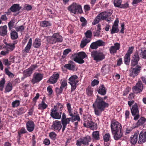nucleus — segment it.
<instances>
[{
    "label": "nucleus",
    "mask_w": 146,
    "mask_h": 146,
    "mask_svg": "<svg viewBox=\"0 0 146 146\" xmlns=\"http://www.w3.org/2000/svg\"><path fill=\"white\" fill-rule=\"evenodd\" d=\"M49 136L51 139L54 140L56 138V134L55 132H52L49 133Z\"/></svg>",
    "instance_id": "obj_55"
},
{
    "label": "nucleus",
    "mask_w": 146,
    "mask_h": 146,
    "mask_svg": "<svg viewBox=\"0 0 146 146\" xmlns=\"http://www.w3.org/2000/svg\"><path fill=\"white\" fill-rule=\"evenodd\" d=\"M5 83V79L2 78L0 81V90L1 91L3 90Z\"/></svg>",
    "instance_id": "obj_47"
},
{
    "label": "nucleus",
    "mask_w": 146,
    "mask_h": 146,
    "mask_svg": "<svg viewBox=\"0 0 146 146\" xmlns=\"http://www.w3.org/2000/svg\"><path fill=\"white\" fill-rule=\"evenodd\" d=\"M73 60L79 64L84 62L83 59L87 56L86 53L83 52L77 53L72 55Z\"/></svg>",
    "instance_id": "obj_3"
},
{
    "label": "nucleus",
    "mask_w": 146,
    "mask_h": 146,
    "mask_svg": "<svg viewBox=\"0 0 146 146\" xmlns=\"http://www.w3.org/2000/svg\"><path fill=\"white\" fill-rule=\"evenodd\" d=\"M121 0H114L113 3L115 7L120 8L121 5Z\"/></svg>",
    "instance_id": "obj_44"
},
{
    "label": "nucleus",
    "mask_w": 146,
    "mask_h": 146,
    "mask_svg": "<svg viewBox=\"0 0 146 146\" xmlns=\"http://www.w3.org/2000/svg\"><path fill=\"white\" fill-rule=\"evenodd\" d=\"M20 104V101L18 100H16L13 101L12 103V106L13 108L17 107L19 106Z\"/></svg>",
    "instance_id": "obj_51"
},
{
    "label": "nucleus",
    "mask_w": 146,
    "mask_h": 146,
    "mask_svg": "<svg viewBox=\"0 0 146 146\" xmlns=\"http://www.w3.org/2000/svg\"><path fill=\"white\" fill-rule=\"evenodd\" d=\"M61 112H57L56 107L51 110L50 115L53 118L56 119H60L61 117Z\"/></svg>",
    "instance_id": "obj_12"
},
{
    "label": "nucleus",
    "mask_w": 146,
    "mask_h": 146,
    "mask_svg": "<svg viewBox=\"0 0 146 146\" xmlns=\"http://www.w3.org/2000/svg\"><path fill=\"white\" fill-rule=\"evenodd\" d=\"M18 33L14 30H12L11 32V37L13 40H15L18 37Z\"/></svg>",
    "instance_id": "obj_34"
},
{
    "label": "nucleus",
    "mask_w": 146,
    "mask_h": 146,
    "mask_svg": "<svg viewBox=\"0 0 146 146\" xmlns=\"http://www.w3.org/2000/svg\"><path fill=\"white\" fill-rule=\"evenodd\" d=\"M141 70V66L137 65L131 68L129 70V75L131 78H134L140 73Z\"/></svg>",
    "instance_id": "obj_5"
},
{
    "label": "nucleus",
    "mask_w": 146,
    "mask_h": 146,
    "mask_svg": "<svg viewBox=\"0 0 146 146\" xmlns=\"http://www.w3.org/2000/svg\"><path fill=\"white\" fill-rule=\"evenodd\" d=\"M41 45V43L40 40L38 38H36L33 43V45L34 47L38 48Z\"/></svg>",
    "instance_id": "obj_33"
},
{
    "label": "nucleus",
    "mask_w": 146,
    "mask_h": 146,
    "mask_svg": "<svg viewBox=\"0 0 146 146\" xmlns=\"http://www.w3.org/2000/svg\"><path fill=\"white\" fill-rule=\"evenodd\" d=\"M99 82V81L96 80L94 79L93 80L91 83V85L93 86L98 85Z\"/></svg>",
    "instance_id": "obj_63"
},
{
    "label": "nucleus",
    "mask_w": 146,
    "mask_h": 146,
    "mask_svg": "<svg viewBox=\"0 0 146 146\" xmlns=\"http://www.w3.org/2000/svg\"><path fill=\"white\" fill-rule=\"evenodd\" d=\"M131 112L132 115L134 116V119L135 120H137L139 118V110L137 104L135 103L131 108Z\"/></svg>",
    "instance_id": "obj_8"
},
{
    "label": "nucleus",
    "mask_w": 146,
    "mask_h": 146,
    "mask_svg": "<svg viewBox=\"0 0 146 146\" xmlns=\"http://www.w3.org/2000/svg\"><path fill=\"white\" fill-rule=\"evenodd\" d=\"M83 142V144L84 145H87L89 144V142L91 141V138L90 136L87 135L85 137H82Z\"/></svg>",
    "instance_id": "obj_32"
},
{
    "label": "nucleus",
    "mask_w": 146,
    "mask_h": 146,
    "mask_svg": "<svg viewBox=\"0 0 146 146\" xmlns=\"http://www.w3.org/2000/svg\"><path fill=\"white\" fill-rule=\"evenodd\" d=\"M48 105L45 103L43 100H42L40 103L38 105V109L40 110H44L48 107Z\"/></svg>",
    "instance_id": "obj_30"
},
{
    "label": "nucleus",
    "mask_w": 146,
    "mask_h": 146,
    "mask_svg": "<svg viewBox=\"0 0 146 146\" xmlns=\"http://www.w3.org/2000/svg\"><path fill=\"white\" fill-rule=\"evenodd\" d=\"M83 125L84 127L90 128L92 130L97 128L96 124L92 121L91 118L90 119V121L88 120L85 121L83 123Z\"/></svg>",
    "instance_id": "obj_14"
},
{
    "label": "nucleus",
    "mask_w": 146,
    "mask_h": 146,
    "mask_svg": "<svg viewBox=\"0 0 146 146\" xmlns=\"http://www.w3.org/2000/svg\"><path fill=\"white\" fill-rule=\"evenodd\" d=\"M12 85L11 83H8L6 86L4 92L5 93L11 91L12 89Z\"/></svg>",
    "instance_id": "obj_35"
},
{
    "label": "nucleus",
    "mask_w": 146,
    "mask_h": 146,
    "mask_svg": "<svg viewBox=\"0 0 146 146\" xmlns=\"http://www.w3.org/2000/svg\"><path fill=\"white\" fill-rule=\"evenodd\" d=\"M9 50H7L6 49L5 50L2 51L0 53V54L3 56H5L8 54L9 53Z\"/></svg>",
    "instance_id": "obj_62"
},
{
    "label": "nucleus",
    "mask_w": 146,
    "mask_h": 146,
    "mask_svg": "<svg viewBox=\"0 0 146 146\" xmlns=\"http://www.w3.org/2000/svg\"><path fill=\"white\" fill-rule=\"evenodd\" d=\"M112 133L113 135L114 139L116 140L119 139L123 135L121 130L112 132Z\"/></svg>",
    "instance_id": "obj_22"
},
{
    "label": "nucleus",
    "mask_w": 146,
    "mask_h": 146,
    "mask_svg": "<svg viewBox=\"0 0 146 146\" xmlns=\"http://www.w3.org/2000/svg\"><path fill=\"white\" fill-rule=\"evenodd\" d=\"M93 139L96 140H99L100 139L99 132L96 131H93L92 134Z\"/></svg>",
    "instance_id": "obj_36"
},
{
    "label": "nucleus",
    "mask_w": 146,
    "mask_h": 146,
    "mask_svg": "<svg viewBox=\"0 0 146 146\" xmlns=\"http://www.w3.org/2000/svg\"><path fill=\"white\" fill-rule=\"evenodd\" d=\"M7 27L5 25L0 27V35L2 36H4L7 33Z\"/></svg>",
    "instance_id": "obj_26"
},
{
    "label": "nucleus",
    "mask_w": 146,
    "mask_h": 146,
    "mask_svg": "<svg viewBox=\"0 0 146 146\" xmlns=\"http://www.w3.org/2000/svg\"><path fill=\"white\" fill-rule=\"evenodd\" d=\"M85 37H84L81 41L80 44L81 48H84L88 43L90 42L92 35V32L91 30H88L85 33Z\"/></svg>",
    "instance_id": "obj_4"
},
{
    "label": "nucleus",
    "mask_w": 146,
    "mask_h": 146,
    "mask_svg": "<svg viewBox=\"0 0 146 146\" xmlns=\"http://www.w3.org/2000/svg\"><path fill=\"white\" fill-rule=\"evenodd\" d=\"M92 56L97 62L102 61L105 58V55L102 52L94 51L91 52Z\"/></svg>",
    "instance_id": "obj_7"
},
{
    "label": "nucleus",
    "mask_w": 146,
    "mask_h": 146,
    "mask_svg": "<svg viewBox=\"0 0 146 146\" xmlns=\"http://www.w3.org/2000/svg\"><path fill=\"white\" fill-rule=\"evenodd\" d=\"M43 78V75L42 74L35 73L34 74L31 82L33 84L39 82Z\"/></svg>",
    "instance_id": "obj_13"
},
{
    "label": "nucleus",
    "mask_w": 146,
    "mask_h": 146,
    "mask_svg": "<svg viewBox=\"0 0 146 146\" xmlns=\"http://www.w3.org/2000/svg\"><path fill=\"white\" fill-rule=\"evenodd\" d=\"M72 117L71 119V120L72 121H80V117L79 116L78 114H77L75 115H73V116H71Z\"/></svg>",
    "instance_id": "obj_46"
},
{
    "label": "nucleus",
    "mask_w": 146,
    "mask_h": 146,
    "mask_svg": "<svg viewBox=\"0 0 146 146\" xmlns=\"http://www.w3.org/2000/svg\"><path fill=\"white\" fill-rule=\"evenodd\" d=\"M56 107V110H57L58 108H59L61 111L62 110L63 108V105L60 103H58L56 106H54V107Z\"/></svg>",
    "instance_id": "obj_59"
},
{
    "label": "nucleus",
    "mask_w": 146,
    "mask_h": 146,
    "mask_svg": "<svg viewBox=\"0 0 146 146\" xmlns=\"http://www.w3.org/2000/svg\"><path fill=\"white\" fill-rule=\"evenodd\" d=\"M143 89V86L141 81H139L132 88L133 92L135 94L141 93Z\"/></svg>",
    "instance_id": "obj_10"
},
{
    "label": "nucleus",
    "mask_w": 146,
    "mask_h": 146,
    "mask_svg": "<svg viewBox=\"0 0 146 146\" xmlns=\"http://www.w3.org/2000/svg\"><path fill=\"white\" fill-rule=\"evenodd\" d=\"M68 80V83L71 86L70 92L72 93L76 88L77 84L79 81L78 77L76 75H73L69 78Z\"/></svg>",
    "instance_id": "obj_6"
},
{
    "label": "nucleus",
    "mask_w": 146,
    "mask_h": 146,
    "mask_svg": "<svg viewBox=\"0 0 146 146\" xmlns=\"http://www.w3.org/2000/svg\"><path fill=\"white\" fill-rule=\"evenodd\" d=\"M109 70V67L108 65H104L102 67L101 70L102 73L105 74L108 73Z\"/></svg>",
    "instance_id": "obj_38"
},
{
    "label": "nucleus",
    "mask_w": 146,
    "mask_h": 146,
    "mask_svg": "<svg viewBox=\"0 0 146 146\" xmlns=\"http://www.w3.org/2000/svg\"><path fill=\"white\" fill-rule=\"evenodd\" d=\"M63 88L60 86L59 88H56V93L58 94H61L62 93Z\"/></svg>",
    "instance_id": "obj_61"
},
{
    "label": "nucleus",
    "mask_w": 146,
    "mask_h": 146,
    "mask_svg": "<svg viewBox=\"0 0 146 146\" xmlns=\"http://www.w3.org/2000/svg\"><path fill=\"white\" fill-rule=\"evenodd\" d=\"M130 56L127 54H125L124 57V63L126 65H129V64L130 60Z\"/></svg>",
    "instance_id": "obj_40"
},
{
    "label": "nucleus",
    "mask_w": 146,
    "mask_h": 146,
    "mask_svg": "<svg viewBox=\"0 0 146 146\" xmlns=\"http://www.w3.org/2000/svg\"><path fill=\"white\" fill-rule=\"evenodd\" d=\"M111 128L112 132L121 130L122 127L120 123L117 121L114 120L111 123Z\"/></svg>",
    "instance_id": "obj_9"
},
{
    "label": "nucleus",
    "mask_w": 146,
    "mask_h": 146,
    "mask_svg": "<svg viewBox=\"0 0 146 146\" xmlns=\"http://www.w3.org/2000/svg\"><path fill=\"white\" fill-rule=\"evenodd\" d=\"M40 26L43 27H46L51 26L50 23L48 21H43L40 23Z\"/></svg>",
    "instance_id": "obj_41"
},
{
    "label": "nucleus",
    "mask_w": 146,
    "mask_h": 146,
    "mask_svg": "<svg viewBox=\"0 0 146 146\" xmlns=\"http://www.w3.org/2000/svg\"><path fill=\"white\" fill-rule=\"evenodd\" d=\"M104 13L105 14V15H106V17L107 18L109 16H111L113 13V11L111 10H107V11L104 12Z\"/></svg>",
    "instance_id": "obj_54"
},
{
    "label": "nucleus",
    "mask_w": 146,
    "mask_h": 146,
    "mask_svg": "<svg viewBox=\"0 0 146 146\" xmlns=\"http://www.w3.org/2000/svg\"><path fill=\"white\" fill-rule=\"evenodd\" d=\"M80 21L82 22L81 25L82 27L85 26L87 24V21L83 17H81L80 19Z\"/></svg>",
    "instance_id": "obj_48"
},
{
    "label": "nucleus",
    "mask_w": 146,
    "mask_h": 146,
    "mask_svg": "<svg viewBox=\"0 0 146 146\" xmlns=\"http://www.w3.org/2000/svg\"><path fill=\"white\" fill-rule=\"evenodd\" d=\"M51 127L52 129L54 131H60L62 128V125L60 121L56 120L53 122Z\"/></svg>",
    "instance_id": "obj_19"
},
{
    "label": "nucleus",
    "mask_w": 146,
    "mask_h": 146,
    "mask_svg": "<svg viewBox=\"0 0 146 146\" xmlns=\"http://www.w3.org/2000/svg\"><path fill=\"white\" fill-rule=\"evenodd\" d=\"M20 5L19 4H15L12 6L8 10V12H6L7 15H9V13H10L9 10H10L12 12H15L19 11L21 9V7L19 6Z\"/></svg>",
    "instance_id": "obj_21"
},
{
    "label": "nucleus",
    "mask_w": 146,
    "mask_h": 146,
    "mask_svg": "<svg viewBox=\"0 0 146 146\" xmlns=\"http://www.w3.org/2000/svg\"><path fill=\"white\" fill-rule=\"evenodd\" d=\"M5 71L6 74L8 75L10 77L13 78L14 76V74L11 72L8 69L6 68L5 69Z\"/></svg>",
    "instance_id": "obj_52"
},
{
    "label": "nucleus",
    "mask_w": 146,
    "mask_h": 146,
    "mask_svg": "<svg viewBox=\"0 0 146 146\" xmlns=\"http://www.w3.org/2000/svg\"><path fill=\"white\" fill-rule=\"evenodd\" d=\"M36 67V66L33 65L29 68L25 70L23 73L24 78L30 76L32 74L33 70H34Z\"/></svg>",
    "instance_id": "obj_17"
},
{
    "label": "nucleus",
    "mask_w": 146,
    "mask_h": 146,
    "mask_svg": "<svg viewBox=\"0 0 146 146\" xmlns=\"http://www.w3.org/2000/svg\"><path fill=\"white\" fill-rule=\"evenodd\" d=\"M119 29L118 27L115 26H112V28L111 30V34H114L118 33Z\"/></svg>",
    "instance_id": "obj_45"
},
{
    "label": "nucleus",
    "mask_w": 146,
    "mask_h": 146,
    "mask_svg": "<svg viewBox=\"0 0 146 146\" xmlns=\"http://www.w3.org/2000/svg\"><path fill=\"white\" fill-rule=\"evenodd\" d=\"M60 86L63 89L67 88V81L65 79L61 80L60 82Z\"/></svg>",
    "instance_id": "obj_39"
},
{
    "label": "nucleus",
    "mask_w": 146,
    "mask_h": 146,
    "mask_svg": "<svg viewBox=\"0 0 146 146\" xmlns=\"http://www.w3.org/2000/svg\"><path fill=\"white\" fill-rule=\"evenodd\" d=\"M64 66L65 68L70 70L74 71L76 70L75 64L73 62H71L70 63L65 64Z\"/></svg>",
    "instance_id": "obj_24"
},
{
    "label": "nucleus",
    "mask_w": 146,
    "mask_h": 146,
    "mask_svg": "<svg viewBox=\"0 0 146 146\" xmlns=\"http://www.w3.org/2000/svg\"><path fill=\"white\" fill-rule=\"evenodd\" d=\"M59 74L58 73H54L50 77L48 81L50 84H54L56 83L59 78Z\"/></svg>",
    "instance_id": "obj_20"
},
{
    "label": "nucleus",
    "mask_w": 146,
    "mask_h": 146,
    "mask_svg": "<svg viewBox=\"0 0 146 146\" xmlns=\"http://www.w3.org/2000/svg\"><path fill=\"white\" fill-rule=\"evenodd\" d=\"M35 124L32 120H28L26 123V128L27 130L29 132H32L34 129Z\"/></svg>",
    "instance_id": "obj_18"
},
{
    "label": "nucleus",
    "mask_w": 146,
    "mask_h": 146,
    "mask_svg": "<svg viewBox=\"0 0 146 146\" xmlns=\"http://www.w3.org/2000/svg\"><path fill=\"white\" fill-rule=\"evenodd\" d=\"M63 40L62 38L58 33L54 34L50 40V43L53 44L56 42H60Z\"/></svg>",
    "instance_id": "obj_11"
},
{
    "label": "nucleus",
    "mask_w": 146,
    "mask_h": 146,
    "mask_svg": "<svg viewBox=\"0 0 146 146\" xmlns=\"http://www.w3.org/2000/svg\"><path fill=\"white\" fill-rule=\"evenodd\" d=\"M68 9L70 13L73 15L78 13H81L83 12L81 5L76 3H73L69 6Z\"/></svg>",
    "instance_id": "obj_2"
},
{
    "label": "nucleus",
    "mask_w": 146,
    "mask_h": 146,
    "mask_svg": "<svg viewBox=\"0 0 146 146\" xmlns=\"http://www.w3.org/2000/svg\"><path fill=\"white\" fill-rule=\"evenodd\" d=\"M120 44L119 43L117 42L115 43L113 45L111 46L109 50L110 53L112 54L116 53L117 50L120 49Z\"/></svg>",
    "instance_id": "obj_16"
},
{
    "label": "nucleus",
    "mask_w": 146,
    "mask_h": 146,
    "mask_svg": "<svg viewBox=\"0 0 146 146\" xmlns=\"http://www.w3.org/2000/svg\"><path fill=\"white\" fill-rule=\"evenodd\" d=\"M139 133H136L132 135L130 138V141L132 145L135 144L138 140V136Z\"/></svg>",
    "instance_id": "obj_23"
},
{
    "label": "nucleus",
    "mask_w": 146,
    "mask_h": 146,
    "mask_svg": "<svg viewBox=\"0 0 146 146\" xmlns=\"http://www.w3.org/2000/svg\"><path fill=\"white\" fill-rule=\"evenodd\" d=\"M140 55L142 58L146 59V50H141Z\"/></svg>",
    "instance_id": "obj_57"
},
{
    "label": "nucleus",
    "mask_w": 146,
    "mask_h": 146,
    "mask_svg": "<svg viewBox=\"0 0 146 146\" xmlns=\"http://www.w3.org/2000/svg\"><path fill=\"white\" fill-rule=\"evenodd\" d=\"M32 44V39L30 38L29 40V42L26 46L25 48L23 51L26 53H28L31 48Z\"/></svg>",
    "instance_id": "obj_28"
},
{
    "label": "nucleus",
    "mask_w": 146,
    "mask_h": 146,
    "mask_svg": "<svg viewBox=\"0 0 146 146\" xmlns=\"http://www.w3.org/2000/svg\"><path fill=\"white\" fill-rule=\"evenodd\" d=\"M97 92L98 94L102 95H105L106 92V90L104 85H101L99 87Z\"/></svg>",
    "instance_id": "obj_25"
},
{
    "label": "nucleus",
    "mask_w": 146,
    "mask_h": 146,
    "mask_svg": "<svg viewBox=\"0 0 146 146\" xmlns=\"http://www.w3.org/2000/svg\"><path fill=\"white\" fill-rule=\"evenodd\" d=\"M5 48H6V49L9 50V52L10 51H12L15 48V46H13L11 44V43L7 44Z\"/></svg>",
    "instance_id": "obj_37"
},
{
    "label": "nucleus",
    "mask_w": 146,
    "mask_h": 146,
    "mask_svg": "<svg viewBox=\"0 0 146 146\" xmlns=\"http://www.w3.org/2000/svg\"><path fill=\"white\" fill-rule=\"evenodd\" d=\"M105 14L103 12L98 15V16L99 17H100L101 20H106V19H107Z\"/></svg>",
    "instance_id": "obj_50"
},
{
    "label": "nucleus",
    "mask_w": 146,
    "mask_h": 146,
    "mask_svg": "<svg viewBox=\"0 0 146 146\" xmlns=\"http://www.w3.org/2000/svg\"><path fill=\"white\" fill-rule=\"evenodd\" d=\"M94 88L89 86L86 89V93L89 96H92L93 95Z\"/></svg>",
    "instance_id": "obj_29"
},
{
    "label": "nucleus",
    "mask_w": 146,
    "mask_h": 146,
    "mask_svg": "<svg viewBox=\"0 0 146 146\" xmlns=\"http://www.w3.org/2000/svg\"><path fill=\"white\" fill-rule=\"evenodd\" d=\"M66 106L69 115L70 116H73V115H75V113L72 112V109L71 108V104L70 103H68L66 104Z\"/></svg>",
    "instance_id": "obj_31"
},
{
    "label": "nucleus",
    "mask_w": 146,
    "mask_h": 146,
    "mask_svg": "<svg viewBox=\"0 0 146 146\" xmlns=\"http://www.w3.org/2000/svg\"><path fill=\"white\" fill-rule=\"evenodd\" d=\"M134 47L133 46H131L129 48V49L127 51V53L126 54L128 55H130L132 53L133 51V49Z\"/></svg>",
    "instance_id": "obj_64"
},
{
    "label": "nucleus",
    "mask_w": 146,
    "mask_h": 146,
    "mask_svg": "<svg viewBox=\"0 0 146 146\" xmlns=\"http://www.w3.org/2000/svg\"><path fill=\"white\" fill-rule=\"evenodd\" d=\"M101 20L99 17L98 15L95 19L94 21L92 22V24L93 25H95L98 24L99 22Z\"/></svg>",
    "instance_id": "obj_53"
},
{
    "label": "nucleus",
    "mask_w": 146,
    "mask_h": 146,
    "mask_svg": "<svg viewBox=\"0 0 146 146\" xmlns=\"http://www.w3.org/2000/svg\"><path fill=\"white\" fill-rule=\"evenodd\" d=\"M133 58L134 59L139 60L140 58L138 52L137 51H136L135 53L134 54Z\"/></svg>",
    "instance_id": "obj_58"
},
{
    "label": "nucleus",
    "mask_w": 146,
    "mask_h": 146,
    "mask_svg": "<svg viewBox=\"0 0 146 146\" xmlns=\"http://www.w3.org/2000/svg\"><path fill=\"white\" fill-rule=\"evenodd\" d=\"M71 119V118H68L65 119L61 121L62 123V131H64L65 130L67 124H69L70 122Z\"/></svg>",
    "instance_id": "obj_27"
},
{
    "label": "nucleus",
    "mask_w": 146,
    "mask_h": 146,
    "mask_svg": "<svg viewBox=\"0 0 146 146\" xmlns=\"http://www.w3.org/2000/svg\"><path fill=\"white\" fill-rule=\"evenodd\" d=\"M25 110L23 107H21L18 110L17 112L19 115H21L25 113Z\"/></svg>",
    "instance_id": "obj_60"
},
{
    "label": "nucleus",
    "mask_w": 146,
    "mask_h": 146,
    "mask_svg": "<svg viewBox=\"0 0 146 146\" xmlns=\"http://www.w3.org/2000/svg\"><path fill=\"white\" fill-rule=\"evenodd\" d=\"M95 105L97 108L95 109V114L97 115H100L103 111H104L105 108L108 107L109 104L103 100L102 98L97 96V98L95 101Z\"/></svg>",
    "instance_id": "obj_1"
},
{
    "label": "nucleus",
    "mask_w": 146,
    "mask_h": 146,
    "mask_svg": "<svg viewBox=\"0 0 146 146\" xmlns=\"http://www.w3.org/2000/svg\"><path fill=\"white\" fill-rule=\"evenodd\" d=\"M105 43L101 40H98L95 42H93L90 45V48L93 49H96L98 46H104Z\"/></svg>",
    "instance_id": "obj_15"
},
{
    "label": "nucleus",
    "mask_w": 146,
    "mask_h": 146,
    "mask_svg": "<svg viewBox=\"0 0 146 146\" xmlns=\"http://www.w3.org/2000/svg\"><path fill=\"white\" fill-rule=\"evenodd\" d=\"M146 121V119L144 117H141L138 120L137 124L138 125H143Z\"/></svg>",
    "instance_id": "obj_42"
},
{
    "label": "nucleus",
    "mask_w": 146,
    "mask_h": 146,
    "mask_svg": "<svg viewBox=\"0 0 146 146\" xmlns=\"http://www.w3.org/2000/svg\"><path fill=\"white\" fill-rule=\"evenodd\" d=\"M15 22V20L14 19L11 20L8 23V26L9 29L11 30L13 28H14V24Z\"/></svg>",
    "instance_id": "obj_43"
},
{
    "label": "nucleus",
    "mask_w": 146,
    "mask_h": 146,
    "mask_svg": "<svg viewBox=\"0 0 146 146\" xmlns=\"http://www.w3.org/2000/svg\"><path fill=\"white\" fill-rule=\"evenodd\" d=\"M25 27L23 25L15 27V29L17 32L22 31L24 30Z\"/></svg>",
    "instance_id": "obj_56"
},
{
    "label": "nucleus",
    "mask_w": 146,
    "mask_h": 146,
    "mask_svg": "<svg viewBox=\"0 0 146 146\" xmlns=\"http://www.w3.org/2000/svg\"><path fill=\"white\" fill-rule=\"evenodd\" d=\"M110 137V134L108 133H107L104 136V140L105 141L107 142L109 141Z\"/></svg>",
    "instance_id": "obj_49"
}]
</instances>
